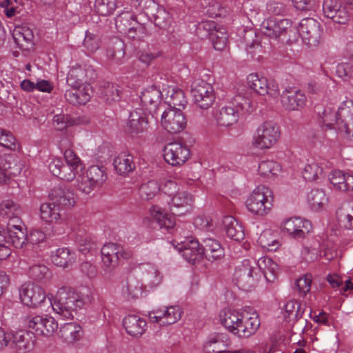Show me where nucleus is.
Segmentation results:
<instances>
[{"label": "nucleus", "instance_id": "obj_1", "mask_svg": "<svg viewBox=\"0 0 353 353\" xmlns=\"http://www.w3.org/2000/svg\"><path fill=\"white\" fill-rule=\"evenodd\" d=\"M219 321L230 332L239 338L252 336L261 325L259 314L251 307L223 309L219 313Z\"/></svg>", "mask_w": 353, "mask_h": 353}, {"label": "nucleus", "instance_id": "obj_2", "mask_svg": "<svg viewBox=\"0 0 353 353\" xmlns=\"http://www.w3.org/2000/svg\"><path fill=\"white\" fill-rule=\"evenodd\" d=\"M323 125L328 129L335 130L344 139L353 141V101H347L335 112L326 107L321 114Z\"/></svg>", "mask_w": 353, "mask_h": 353}, {"label": "nucleus", "instance_id": "obj_3", "mask_svg": "<svg viewBox=\"0 0 353 353\" xmlns=\"http://www.w3.org/2000/svg\"><path fill=\"white\" fill-rule=\"evenodd\" d=\"M85 304L83 296L75 291L60 288L50 305L53 310L63 319H71L79 309H81Z\"/></svg>", "mask_w": 353, "mask_h": 353}, {"label": "nucleus", "instance_id": "obj_4", "mask_svg": "<svg viewBox=\"0 0 353 353\" xmlns=\"http://www.w3.org/2000/svg\"><path fill=\"white\" fill-rule=\"evenodd\" d=\"M274 194L265 185H258L245 201L247 210L253 215L263 217L269 214L273 208Z\"/></svg>", "mask_w": 353, "mask_h": 353}, {"label": "nucleus", "instance_id": "obj_5", "mask_svg": "<svg viewBox=\"0 0 353 353\" xmlns=\"http://www.w3.org/2000/svg\"><path fill=\"white\" fill-rule=\"evenodd\" d=\"M261 32L271 39L281 42H292L296 39V30L289 19L269 18L261 24Z\"/></svg>", "mask_w": 353, "mask_h": 353}, {"label": "nucleus", "instance_id": "obj_6", "mask_svg": "<svg viewBox=\"0 0 353 353\" xmlns=\"http://www.w3.org/2000/svg\"><path fill=\"white\" fill-rule=\"evenodd\" d=\"M253 109L251 101L239 94L234 98V102L221 108L216 117L217 123L225 127L232 125L238 121L240 110L248 113Z\"/></svg>", "mask_w": 353, "mask_h": 353}, {"label": "nucleus", "instance_id": "obj_7", "mask_svg": "<svg viewBox=\"0 0 353 353\" xmlns=\"http://www.w3.org/2000/svg\"><path fill=\"white\" fill-rule=\"evenodd\" d=\"M280 135L279 127L274 121H265L256 129L252 137V145L261 150L270 149L277 143Z\"/></svg>", "mask_w": 353, "mask_h": 353}, {"label": "nucleus", "instance_id": "obj_8", "mask_svg": "<svg viewBox=\"0 0 353 353\" xmlns=\"http://www.w3.org/2000/svg\"><path fill=\"white\" fill-rule=\"evenodd\" d=\"M261 274L254 268L252 261L246 259L236 267L232 281L242 290L250 291L257 286Z\"/></svg>", "mask_w": 353, "mask_h": 353}, {"label": "nucleus", "instance_id": "obj_9", "mask_svg": "<svg viewBox=\"0 0 353 353\" xmlns=\"http://www.w3.org/2000/svg\"><path fill=\"white\" fill-rule=\"evenodd\" d=\"M191 94L196 106L203 110L208 109L215 100L213 87L201 79H196L192 82Z\"/></svg>", "mask_w": 353, "mask_h": 353}, {"label": "nucleus", "instance_id": "obj_10", "mask_svg": "<svg viewBox=\"0 0 353 353\" xmlns=\"http://www.w3.org/2000/svg\"><path fill=\"white\" fill-rule=\"evenodd\" d=\"M183 311L179 305L161 306L148 313L151 323L160 326H167L177 323L181 318Z\"/></svg>", "mask_w": 353, "mask_h": 353}, {"label": "nucleus", "instance_id": "obj_11", "mask_svg": "<svg viewBox=\"0 0 353 353\" xmlns=\"http://www.w3.org/2000/svg\"><path fill=\"white\" fill-rule=\"evenodd\" d=\"M27 325L34 335L51 336L58 329V323L54 317L48 314L30 316L27 319Z\"/></svg>", "mask_w": 353, "mask_h": 353}, {"label": "nucleus", "instance_id": "obj_12", "mask_svg": "<svg viewBox=\"0 0 353 353\" xmlns=\"http://www.w3.org/2000/svg\"><path fill=\"white\" fill-rule=\"evenodd\" d=\"M101 253L102 263L107 269L115 268L122 259H128L132 255L130 250L113 243L105 244L101 248Z\"/></svg>", "mask_w": 353, "mask_h": 353}, {"label": "nucleus", "instance_id": "obj_13", "mask_svg": "<svg viewBox=\"0 0 353 353\" xmlns=\"http://www.w3.org/2000/svg\"><path fill=\"white\" fill-rule=\"evenodd\" d=\"M21 302L30 307H41L46 301V294L43 288L34 283L23 284L19 290Z\"/></svg>", "mask_w": 353, "mask_h": 353}, {"label": "nucleus", "instance_id": "obj_14", "mask_svg": "<svg viewBox=\"0 0 353 353\" xmlns=\"http://www.w3.org/2000/svg\"><path fill=\"white\" fill-rule=\"evenodd\" d=\"M160 124L168 132L176 134L185 128L186 119L179 108H169L162 113Z\"/></svg>", "mask_w": 353, "mask_h": 353}, {"label": "nucleus", "instance_id": "obj_15", "mask_svg": "<svg viewBox=\"0 0 353 353\" xmlns=\"http://www.w3.org/2000/svg\"><path fill=\"white\" fill-rule=\"evenodd\" d=\"M297 32L303 42L310 47L317 46L322 33L319 23L313 18L303 19Z\"/></svg>", "mask_w": 353, "mask_h": 353}, {"label": "nucleus", "instance_id": "obj_16", "mask_svg": "<svg viewBox=\"0 0 353 353\" xmlns=\"http://www.w3.org/2000/svg\"><path fill=\"white\" fill-rule=\"evenodd\" d=\"M117 30L128 38L135 39L138 34L143 32V28L137 21L136 16L131 12H121L115 20Z\"/></svg>", "mask_w": 353, "mask_h": 353}, {"label": "nucleus", "instance_id": "obj_17", "mask_svg": "<svg viewBox=\"0 0 353 353\" xmlns=\"http://www.w3.org/2000/svg\"><path fill=\"white\" fill-rule=\"evenodd\" d=\"M248 86L254 92L260 94H268L272 99H276L279 94V88L277 83L268 81V79L257 74L252 73L247 77Z\"/></svg>", "mask_w": 353, "mask_h": 353}, {"label": "nucleus", "instance_id": "obj_18", "mask_svg": "<svg viewBox=\"0 0 353 353\" xmlns=\"http://www.w3.org/2000/svg\"><path fill=\"white\" fill-rule=\"evenodd\" d=\"M281 230L294 239L304 238L312 230L310 221L301 217H292L281 224Z\"/></svg>", "mask_w": 353, "mask_h": 353}, {"label": "nucleus", "instance_id": "obj_19", "mask_svg": "<svg viewBox=\"0 0 353 353\" xmlns=\"http://www.w3.org/2000/svg\"><path fill=\"white\" fill-rule=\"evenodd\" d=\"M173 246L181 253L186 261L192 264L199 262L204 255L203 247H200L199 243L192 238H188L181 242L175 241L173 243Z\"/></svg>", "mask_w": 353, "mask_h": 353}, {"label": "nucleus", "instance_id": "obj_20", "mask_svg": "<svg viewBox=\"0 0 353 353\" xmlns=\"http://www.w3.org/2000/svg\"><path fill=\"white\" fill-rule=\"evenodd\" d=\"M190 157V149L181 143L172 142L165 147L164 159L168 163L173 166L183 165L189 159Z\"/></svg>", "mask_w": 353, "mask_h": 353}, {"label": "nucleus", "instance_id": "obj_21", "mask_svg": "<svg viewBox=\"0 0 353 353\" xmlns=\"http://www.w3.org/2000/svg\"><path fill=\"white\" fill-rule=\"evenodd\" d=\"M8 347L19 352L30 351L34 344V335L32 332L24 330L9 332Z\"/></svg>", "mask_w": 353, "mask_h": 353}, {"label": "nucleus", "instance_id": "obj_22", "mask_svg": "<svg viewBox=\"0 0 353 353\" xmlns=\"http://www.w3.org/2000/svg\"><path fill=\"white\" fill-rule=\"evenodd\" d=\"M66 164L63 165L59 178L71 181L77 178L82 171L83 166L80 158L72 150H66L64 152Z\"/></svg>", "mask_w": 353, "mask_h": 353}, {"label": "nucleus", "instance_id": "obj_23", "mask_svg": "<svg viewBox=\"0 0 353 353\" xmlns=\"http://www.w3.org/2000/svg\"><path fill=\"white\" fill-rule=\"evenodd\" d=\"M148 128L147 113L143 110L137 108L130 113L125 127V131L130 137H139L147 131Z\"/></svg>", "mask_w": 353, "mask_h": 353}, {"label": "nucleus", "instance_id": "obj_24", "mask_svg": "<svg viewBox=\"0 0 353 353\" xmlns=\"http://www.w3.org/2000/svg\"><path fill=\"white\" fill-rule=\"evenodd\" d=\"M193 195L188 191L179 190L171 196L170 211L173 214L183 215L189 212L194 203Z\"/></svg>", "mask_w": 353, "mask_h": 353}, {"label": "nucleus", "instance_id": "obj_25", "mask_svg": "<svg viewBox=\"0 0 353 353\" xmlns=\"http://www.w3.org/2000/svg\"><path fill=\"white\" fill-rule=\"evenodd\" d=\"M61 210L50 201L43 203L39 208L40 218L48 223L65 226L66 225V217L64 213L61 212Z\"/></svg>", "mask_w": 353, "mask_h": 353}, {"label": "nucleus", "instance_id": "obj_26", "mask_svg": "<svg viewBox=\"0 0 353 353\" xmlns=\"http://www.w3.org/2000/svg\"><path fill=\"white\" fill-rule=\"evenodd\" d=\"M306 96L301 90L296 88H286L281 96L283 107L290 111L299 110L306 103Z\"/></svg>", "mask_w": 353, "mask_h": 353}, {"label": "nucleus", "instance_id": "obj_27", "mask_svg": "<svg viewBox=\"0 0 353 353\" xmlns=\"http://www.w3.org/2000/svg\"><path fill=\"white\" fill-rule=\"evenodd\" d=\"M164 97L162 92L155 86H150L145 89L141 95L142 110L146 113L153 114L156 112L161 103V98Z\"/></svg>", "mask_w": 353, "mask_h": 353}, {"label": "nucleus", "instance_id": "obj_28", "mask_svg": "<svg viewBox=\"0 0 353 353\" xmlns=\"http://www.w3.org/2000/svg\"><path fill=\"white\" fill-rule=\"evenodd\" d=\"M49 199L61 209L71 208L76 203L74 192L63 187L53 188L49 194Z\"/></svg>", "mask_w": 353, "mask_h": 353}, {"label": "nucleus", "instance_id": "obj_29", "mask_svg": "<svg viewBox=\"0 0 353 353\" xmlns=\"http://www.w3.org/2000/svg\"><path fill=\"white\" fill-rule=\"evenodd\" d=\"M8 247L12 244L16 248H22L26 244L27 232L21 219H17L16 223H8Z\"/></svg>", "mask_w": 353, "mask_h": 353}, {"label": "nucleus", "instance_id": "obj_30", "mask_svg": "<svg viewBox=\"0 0 353 353\" xmlns=\"http://www.w3.org/2000/svg\"><path fill=\"white\" fill-rule=\"evenodd\" d=\"M333 187L341 192L353 191V172L340 170H333L330 175Z\"/></svg>", "mask_w": 353, "mask_h": 353}, {"label": "nucleus", "instance_id": "obj_31", "mask_svg": "<svg viewBox=\"0 0 353 353\" xmlns=\"http://www.w3.org/2000/svg\"><path fill=\"white\" fill-rule=\"evenodd\" d=\"M254 268L261 272V279L265 278L267 281L272 282L276 277L278 265L268 256L260 257L252 261Z\"/></svg>", "mask_w": 353, "mask_h": 353}, {"label": "nucleus", "instance_id": "obj_32", "mask_svg": "<svg viewBox=\"0 0 353 353\" xmlns=\"http://www.w3.org/2000/svg\"><path fill=\"white\" fill-rule=\"evenodd\" d=\"M141 271V281L148 291L157 288L161 283L163 276L155 265H143Z\"/></svg>", "mask_w": 353, "mask_h": 353}, {"label": "nucleus", "instance_id": "obj_33", "mask_svg": "<svg viewBox=\"0 0 353 353\" xmlns=\"http://www.w3.org/2000/svg\"><path fill=\"white\" fill-rule=\"evenodd\" d=\"M123 325L129 335L139 337L145 332L147 322L139 315L128 314L123 318Z\"/></svg>", "mask_w": 353, "mask_h": 353}, {"label": "nucleus", "instance_id": "obj_34", "mask_svg": "<svg viewBox=\"0 0 353 353\" xmlns=\"http://www.w3.org/2000/svg\"><path fill=\"white\" fill-rule=\"evenodd\" d=\"M72 89L66 90L65 99L74 105H84L90 99L92 89L90 85L80 84L77 87H72Z\"/></svg>", "mask_w": 353, "mask_h": 353}, {"label": "nucleus", "instance_id": "obj_35", "mask_svg": "<svg viewBox=\"0 0 353 353\" xmlns=\"http://www.w3.org/2000/svg\"><path fill=\"white\" fill-rule=\"evenodd\" d=\"M149 216L161 229L169 230L175 226V219L159 205H152L150 208Z\"/></svg>", "mask_w": 353, "mask_h": 353}, {"label": "nucleus", "instance_id": "obj_36", "mask_svg": "<svg viewBox=\"0 0 353 353\" xmlns=\"http://www.w3.org/2000/svg\"><path fill=\"white\" fill-rule=\"evenodd\" d=\"M123 296L129 301L139 299L148 292L141 280L135 277L128 279L126 285L123 288Z\"/></svg>", "mask_w": 353, "mask_h": 353}, {"label": "nucleus", "instance_id": "obj_37", "mask_svg": "<svg viewBox=\"0 0 353 353\" xmlns=\"http://www.w3.org/2000/svg\"><path fill=\"white\" fill-rule=\"evenodd\" d=\"M164 102L170 108H184L188 103L184 92L174 86H168L164 89Z\"/></svg>", "mask_w": 353, "mask_h": 353}, {"label": "nucleus", "instance_id": "obj_38", "mask_svg": "<svg viewBox=\"0 0 353 353\" xmlns=\"http://www.w3.org/2000/svg\"><path fill=\"white\" fill-rule=\"evenodd\" d=\"M125 45L123 41L118 38H112L107 47L106 57L108 59L114 63L120 64L125 57Z\"/></svg>", "mask_w": 353, "mask_h": 353}, {"label": "nucleus", "instance_id": "obj_39", "mask_svg": "<svg viewBox=\"0 0 353 353\" xmlns=\"http://www.w3.org/2000/svg\"><path fill=\"white\" fill-rule=\"evenodd\" d=\"M50 259L56 266L65 268L75 261L76 256L68 248H59L51 252Z\"/></svg>", "mask_w": 353, "mask_h": 353}, {"label": "nucleus", "instance_id": "obj_40", "mask_svg": "<svg viewBox=\"0 0 353 353\" xmlns=\"http://www.w3.org/2000/svg\"><path fill=\"white\" fill-rule=\"evenodd\" d=\"M113 165L116 172L126 176L135 168L133 157L126 152L119 154L114 159Z\"/></svg>", "mask_w": 353, "mask_h": 353}, {"label": "nucleus", "instance_id": "obj_41", "mask_svg": "<svg viewBox=\"0 0 353 353\" xmlns=\"http://www.w3.org/2000/svg\"><path fill=\"white\" fill-rule=\"evenodd\" d=\"M21 214L20 205L14 201L6 199L0 203V218L8 219L9 223H16Z\"/></svg>", "mask_w": 353, "mask_h": 353}, {"label": "nucleus", "instance_id": "obj_42", "mask_svg": "<svg viewBox=\"0 0 353 353\" xmlns=\"http://www.w3.org/2000/svg\"><path fill=\"white\" fill-rule=\"evenodd\" d=\"M223 225L227 236L236 241L244 239L245 234L243 226L232 216H225L223 219Z\"/></svg>", "mask_w": 353, "mask_h": 353}, {"label": "nucleus", "instance_id": "obj_43", "mask_svg": "<svg viewBox=\"0 0 353 353\" xmlns=\"http://www.w3.org/2000/svg\"><path fill=\"white\" fill-rule=\"evenodd\" d=\"M59 336L66 343H73L81 339L83 330L79 324L68 323L61 325L59 330Z\"/></svg>", "mask_w": 353, "mask_h": 353}, {"label": "nucleus", "instance_id": "obj_44", "mask_svg": "<svg viewBox=\"0 0 353 353\" xmlns=\"http://www.w3.org/2000/svg\"><path fill=\"white\" fill-rule=\"evenodd\" d=\"M228 345V336L223 333H213L210 334L203 345L206 353H216L223 350Z\"/></svg>", "mask_w": 353, "mask_h": 353}, {"label": "nucleus", "instance_id": "obj_45", "mask_svg": "<svg viewBox=\"0 0 353 353\" xmlns=\"http://www.w3.org/2000/svg\"><path fill=\"white\" fill-rule=\"evenodd\" d=\"M307 202L313 210L320 212L327 208L329 199L323 190L314 189L307 194Z\"/></svg>", "mask_w": 353, "mask_h": 353}, {"label": "nucleus", "instance_id": "obj_46", "mask_svg": "<svg viewBox=\"0 0 353 353\" xmlns=\"http://www.w3.org/2000/svg\"><path fill=\"white\" fill-rule=\"evenodd\" d=\"M257 242L263 249L268 251H276L281 246L276 234L271 230L263 231Z\"/></svg>", "mask_w": 353, "mask_h": 353}, {"label": "nucleus", "instance_id": "obj_47", "mask_svg": "<svg viewBox=\"0 0 353 353\" xmlns=\"http://www.w3.org/2000/svg\"><path fill=\"white\" fill-rule=\"evenodd\" d=\"M256 34L253 30L246 31L243 37V42L246 46V51L250 54L252 58L259 59L261 57V54L263 52V49L261 45L254 41Z\"/></svg>", "mask_w": 353, "mask_h": 353}, {"label": "nucleus", "instance_id": "obj_48", "mask_svg": "<svg viewBox=\"0 0 353 353\" xmlns=\"http://www.w3.org/2000/svg\"><path fill=\"white\" fill-rule=\"evenodd\" d=\"M91 70H87L81 65L72 66L67 77V83L70 87H77L80 84H86L83 83Z\"/></svg>", "mask_w": 353, "mask_h": 353}, {"label": "nucleus", "instance_id": "obj_49", "mask_svg": "<svg viewBox=\"0 0 353 353\" xmlns=\"http://www.w3.org/2000/svg\"><path fill=\"white\" fill-rule=\"evenodd\" d=\"M203 250L204 254L209 261L219 259L224 255L223 249L220 243L212 239H206L203 241Z\"/></svg>", "mask_w": 353, "mask_h": 353}, {"label": "nucleus", "instance_id": "obj_50", "mask_svg": "<svg viewBox=\"0 0 353 353\" xmlns=\"http://www.w3.org/2000/svg\"><path fill=\"white\" fill-rule=\"evenodd\" d=\"M83 173L91 181L92 185H94L96 188L102 186L107 179L104 168L99 165H91Z\"/></svg>", "mask_w": 353, "mask_h": 353}, {"label": "nucleus", "instance_id": "obj_51", "mask_svg": "<svg viewBox=\"0 0 353 353\" xmlns=\"http://www.w3.org/2000/svg\"><path fill=\"white\" fill-rule=\"evenodd\" d=\"M301 258L306 263H311L318 259L321 254L320 243L314 240L305 244L301 250Z\"/></svg>", "mask_w": 353, "mask_h": 353}, {"label": "nucleus", "instance_id": "obj_52", "mask_svg": "<svg viewBox=\"0 0 353 353\" xmlns=\"http://www.w3.org/2000/svg\"><path fill=\"white\" fill-rule=\"evenodd\" d=\"M161 190V185L157 181L150 180L141 184L139 194L143 200H150Z\"/></svg>", "mask_w": 353, "mask_h": 353}, {"label": "nucleus", "instance_id": "obj_53", "mask_svg": "<svg viewBox=\"0 0 353 353\" xmlns=\"http://www.w3.org/2000/svg\"><path fill=\"white\" fill-rule=\"evenodd\" d=\"M323 163L319 161L308 162L303 170V176L307 181H314L323 174Z\"/></svg>", "mask_w": 353, "mask_h": 353}, {"label": "nucleus", "instance_id": "obj_54", "mask_svg": "<svg viewBox=\"0 0 353 353\" xmlns=\"http://www.w3.org/2000/svg\"><path fill=\"white\" fill-rule=\"evenodd\" d=\"M281 171V165L276 161L266 160L259 164L258 172L262 176L270 177L277 175Z\"/></svg>", "mask_w": 353, "mask_h": 353}, {"label": "nucleus", "instance_id": "obj_55", "mask_svg": "<svg viewBox=\"0 0 353 353\" xmlns=\"http://www.w3.org/2000/svg\"><path fill=\"white\" fill-rule=\"evenodd\" d=\"M228 32L223 27L216 28L210 34L213 46L217 50H222L225 48L228 42Z\"/></svg>", "mask_w": 353, "mask_h": 353}, {"label": "nucleus", "instance_id": "obj_56", "mask_svg": "<svg viewBox=\"0 0 353 353\" xmlns=\"http://www.w3.org/2000/svg\"><path fill=\"white\" fill-rule=\"evenodd\" d=\"M12 157L10 155L0 156V183L6 182L12 175L16 174L12 167Z\"/></svg>", "mask_w": 353, "mask_h": 353}, {"label": "nucleus", "instance_id": "obj_57", "mask_svg": "<svg viewBox=\"0 0 353 353\" xmlns=\"http://www.w3.org/2000/svg\"><path fill=\"white\" fill-rule=\"evenodd\" d=\"M13 39L18 45H22V42L30 43L34 37L32 30L27 26H17L12 33Z\"/></svg>", "mask_w": 353, "mask_h": 353}, {"label": "nucleus", "instance_id": "obj_58", "mask_svg": "<svg viewBox=\"0 0 353 353\" xmlns=\"http://www.w3.org/2000/svg\"><path fill=\"white\" fill-rule=\"evenodd\" d=\"M95 8L103 16L112 14L117 7V0H96Z\"/></svg>", "mask_w": 353, "mask_h": 353}, {"label": "nucleus", "instance_id": "obj_59", "mask_svg": "<svg viewBox=\"0 0 353 353\" xmlns=\"http://www.w3.org/2000/svg\"><path fill=\"white\" fill-rule=\"evenodd\" d=\"M286 316L292 319H297L302 316L303 309L301 304L296 301H289L285 305Z\"/></svg>", "mask_w": 353, "mask_h": 353}, {"label": "nucleus", "instance_id": "obj_60", "mask_svg": "<svg viewBox=\"0 0 353 353\" xmlns=\"http://www.w3.org/2000/svg\"><path fill=\"white\" fill-rule=\"evenodd\" d=\"M337 216L343 227L349 230L353 228V207L339 210Z\"/></svg>", "mask_w": 353, "mask_h": 353}, {"label": "nucleus", "instance_id": "obj_61", "mask_svg": "<svg viewBox=\"0 0 353 353\" xmlns=\"http://www.w3.org/2000/svg\"><path fill=\"white\" fill-rule=\"evenodd\" d=\"M119 92L120 91L117 85L109 84L102 91V97L106 103L110 104L119 100Z\"/></svg>", "mask_w": 353, "mask_h": 353}, {"label": "nucleus", "instance_id": "obj_62", "mask_svg": "<svg viewBox=\"0 0 353 353\" xmlns=\"http://www.w3.org/2000/svg\"><path fill=\"white\" fill-rule=\"evenodd\" d=\"M29 274L32 278L38 281L47 279L50 276L48 268L41 264L31 266L29 270Z\"/></svg>", "mask_w": 353, "mask_h": 353}, {"label": "nucleus", "instance_id": "obj_63", "mask_svg": "<svg viewBox=\"0 0 353 353\" xmlns=\"http://www.w3.org/2000/svg\"><path fill=\"white\" fill-rule=\"evenodd\" d=\"M343 5L338 0H324L323 10L327 18L332 19Z\"/></svg>", "mask_w": 353, "mask_h": 353}, {"label": "nucleus", "instance_id": "obj_64", "mask_svg": "<svg viewBox=\"0 0 353 353\" xmlns=\"http://www.w3.org/2000/svg\"><path fill=\"white\" fill-rule=\"evenodd\" d=\"M75 185L80 192L85 194H89L96 189L94 185H92L91 181L87 179L84 173L79 174L76 178Z\"/></svg>", "mask_w": 353, "mask_h": 353}]
</instances>
